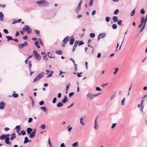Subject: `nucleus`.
I'll return each mask as SVG.
<instances>
[{
	"label": "nucleus",
	"mask_w": 147,
	"mask_h": 147,
	"mask_svg": "<svg viewBox=\"0 0 147 147\" xmlns=\"http://www.w3.org/2000/svg\"><path fill=\"white\" fill-rule=\"evenodd\" d=\"M4 15L2 12H0V20L3 21V20Z\"/></svg>",
	"instance_id": "17"
},
{
	"label": "nucleus",
	"mask_w": 147,
	"mask_h": 147,
	"mask_svg": "<svg viewBox=\"0 0 147 147\" xmlns=\"http://www.w3.org/2000/svg\"><path fill=\"white\" fill-rule=\"evenodd\" d=\"M146 26V24H143V25L142 26V27L141 28V29L139 31L140 33L142 31H143Z\"/></svg>",
	"instance_id": "21"
},
{
	"label": "nucleus",
	"mask_w": 147,
	"mask_h": 147,
	"mask_svg": "<svg viewBox=\"0 0 147 147\" xmlns=\"http://www.w3.org/2000/svg\"><path fill=\"white\" fill-rule=\"evenodd\" d=\"M26 131L28 134H30L31 131H32V129L30 128H28Z\"/></svg>",
	"instance_id": "22"
},
{
	"label": "nucleus",
	"mask_w": 147,
	"mask_h": 147,
	"mask_svg": "<svg viewBox=\"0 0 147 147\" xmlns=\"http://www.w3.org/2000/svg\"><path fill=\"white\" fill-rule=\"evenodd\" d=\"M87 96L91 99L92 98V94L90 93H89L87 95Z\"/></svg>",
	"instance_id": "36"
},
{
	"label": "nucleus",
	"mask_w": 147,
	"mask_h": 147,
	"mask_svg": "<svg viewBox=\"0 0 147 147\" xmlns=\"http://www.w3.org/2000/svg\"><path fill=\"white\" fill-rule=\"evenodd\" d=\"M141 20H143V22H144V24H146V23L147 21V19H145L144 17H142L141 18Z\"/></svg>",
	"instance_id": "23"
},
{
	"label": "nucleus",
	"mask_w": 147,
	"mask_h": 147,
	"mask_svg": "<svg viewBox=\"0 0 147 147\" xmlns=\"http://www.w3.org/2000/svg\"><path fill=\"white\" fill-rule=\"evenodd\" d=\"M22 19H20L17 20H14L12 23V24H13L17 23H20Z\"/></svg>",
	"instance_id": "19"
},
{
	"label": "nucleus",
	"mask_w": 147,
	"mask_h": 147,
	"mask_svg": "<svg viewBox=\"0 0 147 147\" xmlns=\"http://www.w3.org/2000/svg\"><path fill=\"white\" fill-rule=\"evenodd\" d=\"M69 38L68 36L65 37L63 40L62 41L63 42V43L62 45V46L63 47H64L66 43L67 42Z\"/></svg>",
	"instance_id": "6"
},
{
	"label": "nucleus",
	"mask_w": 147,
	"mask_h": 147,
	"mask_svg": "<svg viewBox=\"0 0 147 147\" xmlns=\"http://www.w3.org/2000/svg\"><path fill=\"white\" fill-rule=\"evenodd\" d=\"M56 100H57V98H54L53 99V100L52 101V102L54 103H55L56 102Z\"/></svg>",
	"instance_id": "60"
},
{
	"label": "nucleus",
	"mask_w": 147,
	"mask_h": 147,
	"mask_svg": "<svg viewBox=\"0 0 147 147\" xmlns=\"http://www.w3.org/2000/svg\"><path fill=\"white\" fill-rule=\"evenodd\" d=\"M108 83H107L106 84H103L102 85V86L104 87L105 86L107 85L108 84Z\"/></svg>",
	"instance_id": "62"
},
{
	"label": "nucleus",
	"mask_w": 147,
	"mask_h": 147,
	"mask_svg": "<svg viewBox=\"0 0 147 147\" xmlns=\"http://www.w3.org/2000/svg\"><path fill=\"white\" fill-rule=\"evenodd\" d=\"M28 44V42L26 41H25L24 44L22 43L19 44L18 45V47L19 49H22L24 47L27 45Z\"/></svg>",
	"instance_id": "7"
},
{
	"label": "nucleus",
	"mask_w": 147,
	"mask_h": 147,
	"mask_svg": "<svg viewBox=\"0 0 147 147\" xmlns=\"http://www.w3.org/2000/svg\"><path fill=\"white\" fill-rule=\"evenodd\" d=\"M9 138H6L5 139V142L7 144H10V142L9 141Z\"/></svg>",
	"instance_id": "26"
},
{
	"label": "nucleus",
	"mask_w": 147,
	"mask_h": 147,
	"mask_svg": "<svg viewBox=\"0 0 147 147\" xmlns=\"http://www.w3.org/2000/svg\"><path fill=\"white\" fill-rule=\"evenodd\" d=\"M56 53L57 54L61 55L62 54V52L61 50H59V51L56 50Z\"/></svg>",
	"instance_id": "24"
},
{
	"label": "nucleus",
	"mask_w": 147,
	"mask_h": 147,
	"mask_svg": "<svg viewBox=\"0 0 147 147\" xmlns=\"http://www.w3.org/2000/svg\"><path fill=\"white\" fill-rule=\"evenodd\" d=\"M91 40L89 39L88 40V46L89 47H91V45H90L89 43L91 42Z\"/></svg>",
	"instance_id": "56"
},
{
	"label": "nucleus",
	"mask_w": 147,
	"mask_h": 147,
	"mask_svg": "<svg viewBox=\"0 0 147 147\" xmlns=\"http://www.w3.org/2000/svg\"><path fill=\"white\" fill-rule=\"evenodd\" d=\"M74 37H73L72 36L70 40L69 44L71 45H72L73 44L74 42Z\"/></svg>",
	"instance_id": "14"
},
{
	"label": "nucleus",
	"mask_w": 147,
	"mask_h": 147,
	"mask_svg": "<svg viewBox=\"0 0 147 147\" xmlns=\"http://www.w3.org/2000/svg\"><path fill=\"white\" fill-rule=\"evenodd\" d=\"M83 120V119L81 117L80 119V123L83 126H84V123L82 121V120Z\"/></svg>",
	"instance_id": "47"
},
{
	"label": "nucleus",
	"mask_w": 147,
	"mask_h": 147,
	"mask_svg": "<svg viewBox=\"0 0 147 147\" xmlns=\"http://www.w3.org/2000/svg\"><path fill=\"white\" fill-rule=\"evenodd\" d=\"M76 42L77 45V46H78V45L80 46L81 45L84 44V43L82 41H80L79 40H76L74 43H75Z\"/></svg>",
	"instance_id": "9"
},
{
	"label": "nucleus",
	"mask_w": 147,
	"mask_h": 147,
	"mask_svg": "<svg viewBox=\"0 0 147 147\" xmlns=\"http://www.w3.org/2000/svg\"><path fill=\"white\" fill-rule=\"evenodd\" d=\"M140 13L142 14H144L145 13V11L144 9H142L140 11Z\"/></svg>",
	"instance_id": "52"
},
{
	"label": "nucleus",
	"mask_w": 147,
	"mask_h": 147,
	"mask_svg": "<svg viewBox=\"0 0 147 147\" xmlns=\"http://www.w3.org/2000/svg\"><path fill=\"white\" fill-rule=\"evenodd\" d=\"M70 86V84L69 83L68 84H67V85L66 86V89H65L66 91H67L68 90L69 88V86Z\"/></svg>",
	"instance_id": "51"
},
{
	"label": "nucleus",
	"mask_w": 147,
	"mask_h": 147,
	"mask_svg": "<svg viewBox=\"0 0 147 147\" xmlns=\"http://www.w3.org/2000/svg\"><path fill=\"white\" fill-rule=\"evenodd\" d=\"M44 75V73L43 72H42L41 73H40L34 79V80L33 81V82L34 83L38 81V80H39L41 78L43 77Z\"/></svg>",
	"instance_id": "1"
},
{
	"label": "nucleus",
	"mask_w": 147,
	"mask_h": 147,
	"mask_svg": "<svg viewBox=\"0 0 147 147\" xmlns=\"http://www.w3.org/2000/svg\"><path fill=\"white\" fill-rule=\"evenodd\" d=\"M44 104V101L43 100L39 102V104L41 105H43Z\"/></svg>",
	"instance_id": "64"
},
{
	"label": "nucleus",
	"mask_w": 147,
	"mask_h": 147,
	"mask_svg": "<svg viewBox=\"0 0 147 147\" xmlns=\"http://www.w3.org/2000/svg\"><path fill=\"white\" fill-rule=\"evenodd\" d=\"M125 98H124L122 100L121 102V105H125Z\"/></svg>",
	"instance_id": "42"
},
{
	"label": "nucleus",
	"mask_w": 147,
	"mask_h": 147,
	"mask_svg": "<svg viewBox=\"0 0 147 147\" xmlns=\"http://www.w3.org/2000/svg\"><path fill=\"white\" fill-rule=\"evenodd\" d=\"M44 112H46L47 110L46 108L45 107H42L40 108Z\"/></svg>",
	"instance_id": "31"
},
{
	"label": "nucleus",
	"mask_w": 147,
	"mask_h": 147,
	"mask_svg": "<svg viewBox=\"0 0 147 147\" xmlns=\"http://www.w3.org/2000/svg\"><path fill=\"white\" fill-rule=\"evenodd\" d=\"M35 33L36 34H37L38 36H40V32L37 30H34Z\"/></svg>",
	"instance_id": "41"
},
{
	"label": "nucleus",
	"mask_w": 147,
	"mask_h": 147,
	"mask_svg": "<svg viewBox=\"0 0 147 147\" xmlns=\"http://www.w3.org/2000/svg\"><path fill=\"white\" fill-rule=\"evenodd\" d=\"M119 10L118 9H116L114 12V13L115 15H117L119 13Z\"/></svg>",
	"instance_id": "46"
},
{
	"label": "nucleus",
	"mask_w": 147,
	"mask_h": 147,
	"mask_svg": "<svg viewBox=\"0 0 147 147\" xmlns=\"http://www.w3.org/2000/svg\"><path fill=\"white\" fill-rule=\"evenodd\" d=\"M74 94V92H71L69 93V97H71Z\"/></svg>",
	"instance_id": "63"
},
{
	"label": "nucleus",
	"mask_w": 147,
	"mask_h": 147,
	"mask_svg": "<svg viewBox=\"0 0 147 147\" xmlns=\"http://www.w3.org/2000/svg\"><path fill=\"white\" fill-rule=\"evenodd\" d=\"M16 130V132L19 133L20 130V126H17L15 128Z\"/></svg>",
	"instance_id": "13"
},
{
	"label": "nucleus",
	"mask_w": 147,
	"mask_h": 147,
	"mask_svg": "<svg viewBox=\"0 0 147 147\" xmlns=\"http://www.w3.org/2000/svg\"><path fill=\"white\" fill-rule=\"evenodd\" d=\"M77 45L76 43H75L74 44V45L73 46V49H72V51H74V50L76 48V47H77Z\"/></svg>",
	"instance_id": "44"
},
{
	"label": "nucleus",
	"mask_w": 147,
	"mask_h": 147,
	"mask_svg": "<svg viewBox=\"0 0 147 147\" xmlns=\"http://www.w3.org/2000/svg\"><path fill=\"white\" fill-rule=\"evenodd\" d=\"M31 61H29V62L28 66H29V69L30 71V69H31V67L32 66V63H31Z\"/></svg>",
	"instance_id": "35"
},
{
	"label": "nucleus",
	"mask_w": 147,
	"mask_h": 147,
	"mask_svg": "<svg viewBox=\"0 0 147 147\" xmlns=\"http://www.w3.org/2000/svg\"><path fill=\"white\" fill-rule=\"evenodd\" d=\"M70 60L71 61H72L73 63L74 64V65L75 66V69H77V65L75 63V61L72 58H70Z\"/></svg>",
	"instance_id": "45"
},
{
	"label": "nucleus",
	"mask_w": 147,
	"mask_h": 147,
	"mask_svg": "<svg viewBox=\"0 0 147 147\" xmlns=\"http://www.w3.org/2000/svg\"><path fill=\"white\" fill-rule=\"evenodd\" d=\"M40 44L42 46H43V44L40 38H39L38 40Z\"/></svg>",
	"instance_id": "49"
},
{
	"label": "nucleus",
	"mask_w": 147,
	"mask_h": 147,
	"mask_svg": "<svg viewBox=\"0 0 147 147\" xmlns=\"http://www.w3.org/2000/svg\"><path fill=\"white\" fill-rule=\"evenodd\" d=\"M98 118V117H97L96 118V119H95V125L94 126V128L96 129H97L98 128V124L97 122Z\"/></svg>",
	"instance_id": "10"
},
{
	"label": "nucleus",
	"mask_w": 147,
	"mask_h": 147,
	"mask_svg": "<svg viewBox=\"0 0 147 147\" xmlns=\"http://www.w3.org/2000/svg\"><path fill=\"white\" fill-rule=\"evenodd\" d=\"M122 20H119L117 22V23L119 26H121V25H122Z\"/></svg>",
	"instance_id": "37"
},
{
	"label": "nucleus",
	"mask_w": 147,
	"mask_h": 147,
	"mask_svg": "<svg viewBox=\"0 0 147 147\" xmlns=\"http://www.w3.org/2000/svg\"><path fill=\"white\" fill-rule=\"evenodd\" d=\"M132 85H131V86H130V87L129 88L128 91V94H127L128 96H129L130 94V91L131 90V89L132 88Z\"/></svg>",
	"instance_id": "30"
},
{
	"label": "nucleus",
	"mask_w": 147,
	"mask_h": 147,
	"mask_svg": "<svg viewBox=\"0 0 147 147\" xmlns=\"http://www.w3.org/2000/svg\"><path fill=\"white\" fill-rule=\"evenodd\" d=\"M26 134V132L24 130H22L20 133L19 134H18V135H20L22 134L23 135H24L25 134Z\"/></svg>",
	"instance_id": "28"
},
{
	"label": "nucleus",
	"mask_w": 147,
	"mask_h": 147,
	"mask_svg": "<svg viewBox=\"0 0 147 147\" xmlns=\"http://www.w3.org/2000/svg\"><path fill=\"white\" fill-rule=\"evenodd\" d=\"M63 104L61 102H59L57 105V107H61L63 105Z\"/></svg>",
	"instance_id": "33"
},
{
	"label": "nucleus",
	"mask_w": 147,
	"mask_h": 147,
	"mask_svg": "<svg viewBox=\"0 0 147 147\" xmlns=\"http://www.w3.org/2000/svg\"><path fill=\"white\" fill-rule=\"evenodd\" d=\"M116 94V92H114V93H113V94L112 95V96L111 97V100L113 98L115 97V96Z\"/></svg>",
	"instance_id": "54"
},
{
	"label": "nucleus",
	"mask_w": 147,
	"mask_h": 147,
	"mask_svg": "<svg viewBox=\"0 0 147 147\" xmlns=\"http://www.w3.org/2000/svg\"><path fill=\"white\" fill-rule=\"evenodd\" d=\"M81 9V7L77 6L75 10V12L77 14H78L79 13L78 11H80Z\"/></svg>",
	"instance_id": "18"
},
{
	"label": "nucleus",
	"mask_w": 147,
	"mask_h": 147,
	"mask_svg": "<svg viewBox=\"0 0 147 147\" xmlns=\"http://www.w3.org/2000/svg\"><path fill=\"white\" fill-rule=\"evenodd\" d=\"M12 96L14 98H17L18 96V94H13L12 95Z\"/></svg>",
	"instance_id": "50"
},
{
	"label": "nucleus",
	"mask_w": 147,
	"mask_h": 147,
	"mask_svg": "<svg viewBox=\"0 0 147 147\" xmlns=\"http://www.w3.org/2000/svg\"><path fill=\"white\" fill-rule=\"evenodd\" d=\"M96 90L98 91H101L102 90L101 89H100V88L99 87H96Z\"/></svg>",
	"instance_id": "58"
},
{
	"label": "nucleus",
	"mask_w": 147,
	"mask_h": 147,
	"mask_svg": "<svg viewBox=\"0 0 147 147\" xmlns=\"http://www.w3.org/2000/svg\"><path fill=\"white\" fill-rule=\"evenodd\" d=\"M11 137L10 138V140H13L16 137V134L15 133H13L11 135Z\"/></svg>",
	"instance_id": "20"
},
{
	"label": "nucleus",
	"mask_w": 147,
	"mask_h": 147,
	"mask_svg": "<svg viewBox=\"0 0 147 147\" xmlns=\"http://www.w3.org/2000/svg\"><path fill=\"white\" fill-rule=\"evenodd\" d=\"M33 53L36 59L38 60H39L40 59V56L39 54L37 53L36 51L35 50L33 51Z\"/></svg>",
	"instance_id": "4"
},
{
	"label": "nucleus",
	"mask_w": 147,
	"mask_h": 147,
	"mask_svg": "<svg viewBox=\"0 0 147 147\" xmlns=\"http://www.w3.org/2000/svg\"><path fill=\"white\" fill-rule=\"evenodd\" d=\"M35 131H34L30 135V137L31 138H32L34 137V136L35 135Z\"/></svg>",
	"instance_id": "16"
},
{
	"label": "nucleus",
	"mask_w": 147,
	"mask_h": 147,
	"mask_svg": "<svg viewBox=\"0 0 147 147\" xmlns=\"http://www.w3.org/2000/svg\"><path fill=\"white\" fill-rule=\"evenodd\" d=\"M113 20L114 22H116L119 20L118 18L116 16H114L113 17Z\"/></svg>",
	"instance_id": "15"
},
{
	"label": "nucleus",
	"mask_w": 147,
	"mask_h": 147,
	"mask_svg": "<svg viewBox=\"0 0 147 147\" xmlns=\"http://www.w3.org/2000/svg\"><path fill=\"white\" fill-rule=\"evenodd\" d=\"M5 34H8V30L6 29H4L3 30Z\"/></svg>",
	"instance_id": "61"
},
{
	"label": "nucleus",
	"mask_w": 147,
	"mask_h": 147,
	"mask_svg": "<svg viewBox=\"0 0 147 147\" xmlns=\"http://www.w3.org/2000/svg\"><path fill=\"white\" fill-rule=\"evenodd\" d=\"M5 135H1L0 137V139L1 140H5Z\"/></svg>",
	"instance_id": "32"
},
{
	"label": "nucleus",
	"mask_w": 147,
	"mask_h": 147,
	"mask_svg": "<svg viewBox=\"0 0 147 147\" xmlns=\"http://www.w3.org/2000/svg\"><path fill=\"white\" fill-rule=\"evenodd\" d=\"M34 44L36 46V47L38 48H40V46L38 45V41H36L35 43Z\"/></svg>",
	"instance_id": "29"
},
{
	"label": "nucleus",
	"mask_w": 147,
	"mask_h": 147,
	"mask_svg": "<svg viewBox=\"0 0 147 147\" xmlns=\"http://www.w3.org/2000/svg\"><path fill=\"white\" fill-rule=\"evenodd\" d=\"M115 72H114L113 74L114 75H115L116 73L117 72V71H118L119 69L118 67H116L115 68Z\"/></svg>",
	"instance_id": "55"
},
{
	"label": "nucleus",
	"mask_w": 147,
	"mask_h": 147,
	"mask_svg": "<svg viewBox=\"0 0 147 147\" xmlns=\"http://www.w3.org/2000/svg\"><path fill=\"white\" fill-rule=\"evenodd\" d=\"M5 104L3 102H1L0 104V109H4Z\"/></svg>",
	"instance_id": "11"
},
{
	"label": "nucleus",
	"mask_w": 147,
	"mask_h": 147,
	"mask_svg": "<svg viewBox=\"0 0 147 147\" xmlns=\"http://www.w3.org/2000/svg\"><path fill=\"white\" fill-rule=\"evenodd\" d=\"M67 100V98L66 96L65 95L64 96L61 102L62 103H65Z\"/></svg>",
	"instance_id": "12"
},
{
	"label": "nucleus",
	"mask_w": 147,
	"mask_h": 147,
	"mask_svg": "<svg viewBox=\"0 0 147 147\" xmlns=\"http://www.w3.org/2000/svg\"><path fill=\"white\" fill-rule=\"evenodd\" d=\"M135 9H134V10H133L131 12V14H130V16H133L134 15V14H135Z\"/></svg>",
	"instance_id": "38"
},
{
	"label": "nucleus",
	"mask_w": 147,
	"mask_h": 147,
	"mask_svg": "<svg viewBox=\"0 0 147 147\" xmlns=\"http://www.w3.org/2000/svg\"><path fill=\"white\" fill-rule=\"evenodd\" d=\"M100 94H101L100 93H98L96 94H92V98H94L97 96H98Z\"/></svg>",
	"instance_id": "53"
},
{
	"label": "nucleus",
	"mask_w": 147,
	"mask_h": 147,
	"mask_svg": "<svg viewBox=\"0 0 147 147\" xmlns=\"http://www.w3.org/2000/svg\"><path fill=\"white\" fill-rule=\"evenodd\" d=\"M46 74H47L48 75L47 76V77H49L52 76L53 72L52 71H50L49 70H46Z\"/></svg>",
	"instance_id": "8"
},
{
	"label": "nucleus",
	"mask_w": 147,
	"mask_h": 147,
	"mask_svg": "<svg viewBox=\"0 0 147 147\" xmlns=\"http://www.w3.org/2000/svg\"><path fill=\"white\" fill-rule=\"evenodd\" d=\"M40 128L42 129H45V125L43 124L42 125L40 126Z\"/></svg>",
	"instance_id": "57"
},
{
	"label": "nucleus",
	"mask_w": 147,
	"mask_h": 147,
	"mask_svg": "<svg viewBox=\"0 0 147 147\" xmlns=\"http://www.w3.org/2000/svg\"><path fill=\"white\" fill-rule=\"evenodd\" d=\"M110 19V18L109 17H107L105 18V20L107 22H109Z\"/></svg>",
	"instance_id": "48"
},
{
	"label": "nucleus",
	"mask_w": 147,
	"mask_h": 147,
	"mask_svg": "<svg viewBox=\"0 0 147 147\" xmlns=\"http://www.w3.org/2000/svg\"><path fill=\"white\" fill-rule=\"evenodd\" d=\"M106 36V34L105 33H101L99 34L98 37V40H99L100 39L103 38L105 37Z\"/></svg>",
	"instance_id": "5"
},
{
	"label": "nucleus",
	"mask_w": 147,
	"mask_h": 147,
	"mask_svg": "<svg viewBox=\"0 0 147 147\" xmlns=\"http://www.w3.org/2000/svg\"><path fill=\"white\" fill-rule=\"evenodd\" d=\"M78 146V142H75L73 144L72 146L73 147H75Z\"/></svg>",
	"instance_id": "40"
},
{
	"label": "nucleus",
	"mask_w": 147,
	"mask_h": 147,
	"mask_svg": "<svg viewBox=\"0 0 147 147\" xmlns=\"http://www.w3.org/2000/svg\"><path fill=\"white\" fill-rule=\"evenodd\" d=\"M112 27L113 29H116L117 28V25L116 24H113L112 26Z\"/></svg>",
	"instance_id": "39"
},
{
	"label": "nucleus",
	"mask_w": 147,
	"mask_h": 147,
	"mask_svg": "<svg viewBox=\"0 0 147 147\" xmlns=\"http://www.w3.org/2000/svg\"><path fill=\"white\" fill-rule=\"evenodd\" d=\"M116 124H117V123H113V124L112 126H111V128H113L115 127L116 125Z\"/></svg>",
	"instance_id": "59"
},
{
	"label": "nucleus",
	"mask_w": 147,
	"mask_h": 147,
	"mask_svg": "<svg viewBox=\"0 0 147 147\" xmlns=\"http://www.w3.org/2000/svg\"><path fill=\"white\" fill-rule=\"evenodd\" d=\"M48 143L49 145V147H53L52 144L51 143L50 140V138H49V139L48 140Z\"/></svg>",
	"instance_id": "43"
},
{
	"label": "nucleus",
	"mask_w": 147,
	"mask_h": 147,
	"mask_svg": "<svg viewBox=\"0 0 147 147\" xmlns=\"http://www.w3.org/2000/svg\"><path fill=\"white\" fill-rule=\"evenodd\" d=\"M36 3L39 6L42 5L43 6H46L48 4V3L47 2L44 0L37 1Z\"/></svg>",
	"instance_id": "2"
},
{
	"label": "nucleus",
	"mask_w": 147,
	"mask_h": 147,
	"mask_svg": "<svg viewBox=\"0 0 147 147\" xmlns=\"http://www.w3.org/2000/svg\"><path fill=\"white\" fill-rule=\"evenodd\" d=\"M28 142H29V141L28 139V137H26L25 138V140L24 142V143H26Z\"/></svg>",
	"instance_id": "34"
},
{
	"label": "nucleus",
	"mask_w": 147,
	"mask_h": 147,
	"mask_svg": "<svg viewBox=\"0 0 147 147\" xmlns=\"http://www.w3.org/2000/svg\"><path fill=\"white\" fill-rule=\"evenodd\" d=\"M23 31L25 32L27 31V32L30 34L31 32V30L29 27V26L28 25L25 26L23 28Z\"/></svg>",
	"instance_id": "3"
},
{
	"label": "nucleus",
	"mask_w": 147,
	"mask_h": 147,
	"mask_svg": "<svg viewBox=\"0 0 147 147\" xmlns=\"http://www.w3.org/2000/svg\"><path fill=\"white\" fill-rule=\"evenodd\" d=\"M6 38L7 39V41H8L10 40H13V39L12 38V37L11 36H6Z\"/></svg>",
	"instance_id": "27"
},
{
	"label": "nucleus",
	"mask_w": 147,
	"mask_h": 147,
	"mask_svg": "<svg viewBox=\"0 0 147 147\" xmlns=\"http://www.w3.org/2000/svg\"><path fill=\"white\" fill-rule=\"evenodd\" d=\"M143 24H144V22H143V20H141L140 21V23L139 25L138 28H140L141 27Z\"/></svg>",
	"instance_id": "25"
}]
</instances>
